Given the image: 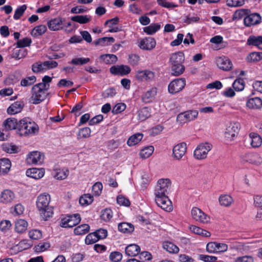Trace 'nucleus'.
<instances>
[{
	"mask_svg": "<svg viewBox=\"0 0 262 262\" xmlns=\"http://www.w3.org/2000/svg\"><path fill=\"white\" fill-rule=\"evenodd\" d=\"M15 198V193L10 189H5L0 193V203L3 204L11 203Z\"/></svg>",
	"mask_w": 262,
	"mask_h": 262,
	"instance_id": "a211bd4d",
	"label": "nucleus"
},
{
	"mask_svg": "<svg viewBox=\"0 0 262 262\" xmlns=\"http://www.w3.org/2000/svg\"><path fill=\"white\" fill-rule=\"evenodd\" d=\"M28 227V223L24 220H18L16 221L15 225V230L18 233L25 232Z\"/></svg>",
	"mask_w": 262,
	"mask_h": 262,
	"instance_id": "c9c22d12",
	"label": "nucleus"
},
{
	"mask_svg": "<svg viewBox=\"0 0 262 262\" xmlns=\"http://www.w3.org/2000/svg\"><path fill=\"white\" fill-rule=\"evenodd\" d=\"M191 215L194 220L203 223H208L209 220V217L197 207H194L192 209Z\"/></svg>",
	"mask_w": 262,
	"mask_h": 262,
	"instance_id": "6ab92c4d",
	"label": "nucleus"
},
{
	"mask_svg": "<svg viewBox=\"0 0 262 262\" xmlns=\"http://www.w3.org/2000/svg\"><path fill=\"white\" fill-rule=\"evenodd\" d=\"M24 106V103L21 101H16L12 103L7 108V112L9 115H15L20 113Z\"/></svg>",
	"mask_w": 262,
	"mask_h": 262,
	"instance_id": "cd10ccee",
	"label": "nucleus"
},
{
	"mask_svg": "<svg viewBox=\"0 0 262 262\" xmlns=\"http://www.w3.org/2000/svg\"><path fill=\"white\" fill-rule=\"evenodd\" d=\"M32 42L31 38L25 37L22 39L18 40L16 42L17 48H23L26 47H29Z\"/></svg>",
	"mask_w": 262,
	"mask_h": 262,
	"instance_id": "13d9d810",
	"label": "nucleus"
},
{
	"mask_svg": "<svg viewBox=\"0 0 262 262\" xmlns=\"http://www.w3.org/2000/svg\"><path fill=\"white\" fill-rule=\"evenodd\" d=\"M27 7L26 5H23L18 7L15 11L13 16L14 19L15 20L19 19L20 17L23 15L24 13L27 9Z\"/></svg>",
	"mask_w": 262,
	"mask_h": 262,
	"instance_id": "052dcab7",
	"label": "nucleus"
},
{
	"mask_svg": "<svg viewBox=\"0 0 262 262\" xmlns=\"http://www.w3.org/2000/svg\"><path fill=\"white\" fill-rule=\"evenodd\" d=\"M125 251L127 255L135 256L139 253L140 247L136 244H130L126 247Z\"/></svg>",
	"mask_w": 262,
	"mask_h": 262,
	"instance_id": "7c9ffc66",
	"label": "nucleus"
},
{
	"mask_svg": "<svg viewBox=\"0 0 262 262\" xmlns=\"http://www.w3.org/2000/svg\"><path fill=\"white\" fill-rule=\"evenodd\" d=\"M38 132V125L29 118H24L18 122L17 133L21 136H29Z\"/></svg>",
	"mask_w": 262,
	"mask_h": 262,
	"instance_id": "7ed1b4c3",
	"label": "nucleus"
},
{
	"mask_svg": "<svg viewBox=\"0 0 262 262\" xmlns=\"http://www.w3.org/2000/svg\"><path fill=\"white\" fill-rule=\"evenodd\" d=\"M11 167L10 160L7 158L0 159V176L7 174Z\"/></svg>",
	"mask_w": 262,
	"mask_h": 262,
	"instance_id": "c85d7f7f",
	"label": "nucleus"
},
{
	"mask_svg": "<svg viewBox=\"0 0 262 262\" xmlns=\"http://www.w3.org/2000/svg\"><path fill=\"white\" fill-rule=\"evenodd\" d=\"M64 18L58 17L52 19L48 22V26L50 30L58 31L63 29V23Z\"/></svg>",
	"mask_w": 262,
	"mask_h": 262,
	"instance_id": "412c9836",
	"label": "nucleus"
},
{
	"mask_svg": "<svg viewBox=\"0 0 262 262\" xmlns=\"http://www.w3.org/2000/svg\"><path fill=\"white\" fill-rule=\"evenodd\" d=\"M110 72L114 75L123 76L128 74L130 72V69L127 66H113L110 68Z\"/></svg>",
	"mask_w": 262,
	"mask_h": 262,
	"instance_id": "4be33fe9",
	"label": "nucleus"
},
{
	"mask_svg": "<svg viewBox=\"0 0 262 262\" xmlns=\"http://www.w3.org/2000/svg\"><path fill=\"white\" fill-rule=\"evenodd\" d=\"M27 50L24 49L14 50L11 55V57L15 59H20L25 57L27 55Z\"/></svg>",
	"mask_w": 262,
	"mask_h": 262,
	"instance_id": "c03bdc74",
	"label": "nucleus"
},
{
	"mask_svg": "<svg viewBox=\"0 0 262 262\" xmlns=\"http://www.w3.org/2000/svg\"><path fill=\"white\" fill-rule=\"evenodd\" d=\"M198 116V112L190 110L179 114L177 117V122L182 125L195 120Z\"/></svg>",
	"mask_w": 262,
	"mask_h": 262,
	"instance_id": "0eeeda50",
	"label": "nucleus"
},
{
	"mask_svg": "<svg viewBox=\"0 0 262 262\" xmlns=\"http://www.w3.org/2000/svg\"><path fill=\"white\" fill-rule=\"evenodd\" d=\"M171 186V182L168 179H160L157 183L155 190L156 197L167 195L168 191Z\"/></svg>",
	"mask_w": 262,
	"mask_h": 262,
	"instance_id": "39448f33",
	"label": "nucleus"
},
{
	"mask_svg": "<svg viewBox=\"0 0 262 262\" xmlns=\"http://www.w3.org/2000/svg\"><path fill=\"white\" fill-rule=\"evenodd\" d=\"M216 62L217 67L224 71H229L232 68V62L227 57H219L216 59Z\"/></svg>",
	"mask_w": 262,
	"mask_h": 262,
	"instance_id": "aec40b11",
	"label": "nucleus"
},
{
	"mask_svg": "<svg viewBox=\"0 0 262 262\" xmlns=\"http://www.w3.org/2000/svg\"><path fill=\"white\" fill-rule=\"evenodd\" d=\"M3 149L5 151L9 154H15L19 151V148L18 146L12 144H6L3 145Z\"/></svg>",
	"mask_w": 262,
	"mask_h": 262,
	"instance_id": "4d7b16f0",
	"label": "nucleus"
},
{
	"mask_svg": "<svg viewBox=\"0 0 262 262\" xmlns=\"http://www.w3.org/2000/svg\"><path fill=\"white\" fill-rule=\"evenodd\" d=\"M3 126L6 130L18 129V122L16 118H9L4 120Z\"/></svg>",
	"mask_w": 262,
	"mask_h": 262,
	"instance_id": "a878e982",
	"label": "nucleus"
},
{
	"mask_svg": "<svg viewBox=\"0 0 262 262\" xmlns=\"http://www.w3.org/2000/svg\"><path fill=\"white\" fill-rule=\"evenodd\" d=\"M157 2L160 6L166 8H173L178 7L174 3L168 2L166 0H157Z\"/></svg>",
	"mask_w": 262,
	"mask_h": 262,
	"instance_id": "774afa93",
	"label": "nucleus"
},
{
	"mask_svg": "<svg viewBox=\"0 0 262 262\" xmlns=\"http://www.w3.org/2000/svg\"><path fill=\"white\" fill-rule=\"evenodd\" d=\"M157 94V89L155 87L151 88L142 96V100L144 103H149L152 102L155 98Z\"/></svg>",
	"mask_w": 262,
	"mask_h": 262,
	"instance_id": "5701e85b",
	"label": "nucleus"
},
{
	"mask_svg": "<svg viewBox=\"0 0 262 262\" xmlns=\"http://www.w3.org/2000/svg\"><path fill=\"white\" fill-rule=\"evenodd\" d=\"M49 86V84L46 83H38L34 85L32 88V103L37 104L42 102L47 95V91Z\"/></svg>",
	"mask_w": 262,
	"mask_h": 262,
	"instance_id": "20e7f679",
	"label": "nucleus"
},
{
	"mask_svg": "<svg viewBox=\"0 0 262 262\" xmlns=\"http://www.w3.org/2000/svg\"><path fill=\"white\" fill-rule=\"evenodd\" d=\"M233 88L237 91H241L244 90L245 87V82L242 78L236 79L232 84Z\"/></svg>",
	"mask_w": 262,
	"mask_h": 262,
	"instance_id": "bf43d9fd",
	"label": "nucleus"
},
{
	"mask_svg": "<svg viewBox=\"0 0 262 262\" xmlns=\"http://www.w3.org/2000/svg\"><path fill=\"white\" fill-rule=\"evenodd\" d=\"M243 160L251 164L260 165L262 164V157L257 153L249 152L243 156Z\"/></svg>",
	"mask_w": 262,
	"mask_h": 262,
	"instance_id": "dca6fc26",
	"label": "nucleus"
},
{
	"mask_svg": "<svg viewBox=\"0 0 262 262\" xmlns=\"http://www.w3.org/2000/svg\"><path fill=\"white\" fill-rule=\"evenodd\" d=\"M239 129V124L237 122L230 123L226 128L225 137L230 140L237 135Z\"/></svg>",
	"mask_w": 262,
	"mask_h": 262,
	"instance_id": "f3484780",
	"label": "nucleus"
},
{
	"mask_svg": "<svg viewBox=\"0 0 262 262\" xmlns=\"http://www.w3.org/2000/svg\"><path fill=\"white\" fill-rule=\"evenodd\" d=\"M113 215V213L112 210L106 208L101 211L100 217L103 221L108 222L112 218Z\"/></svg>",
	"mask_w": 262,
	"mask_h": 262,
	"instance_id": "864d4df0",
	"label": "nucleus"
},
{
	"mask_svg": "<svg viewBox=\"0 0 262 262\" xmlns=\"http://www.w3.org/2000/svg\"><path fill=\"white\" fill-rule=\"evenodd\" d=\"M154 151V147L152 146H148L142 149L140 152V156L143 159L149 157Z\"/></svg>",
	"mask_w": 262,
	"mask_h": 262,
	"instance_id": "de8ad7c7",
	"label": "nucleus"
},
{
	"mask_svg": "<svg viewBox=\"0 0 262 262\" xmlns=\"http://www.w3.org/2000/svg\"><path fill=\"white\" fill-rule=\"evenodd\" d=\"M117 94L115 89L113 88H110L105 90L102 93V97L103 98H108L114 97Z\"/></svg>",
	"mask_w": 262,
	"mask_h": 262,
	"instance_id": "680f3d73",
	"label": "nucleus"
},
{
	"mask_svg": "<svg viewBox=\"0 0 262 262\" xmlns=\"http://www.w3.org/2000/svg\"><path fill=\"white\" fill-rule=\"evenodd\" d=\"M44 160V155L38 151L29 152L26 158V162L29 164H41Z\"/></svg>",
	"mask_w": 262,
	"mask_h": 262,
	"instance_id": "9b49d317",
	"label": "nucleus"
},
{
	"mask_svg": "<svg viewBox=\"0 0 262 262\" xmlns=\"http://www.w3.org/2000/svg\"><path fill=\"white\" fill-rule=\"evenodd\" d=\"M50 246V243L48 242H40L34 247V250L37 253H40L48 250Z\"/></svg>",
	"mask_w": 262,
	"mask_h": 262,
	"instance_id": "5fc2aeb1",
	"label": "nucleus"
},
{
	"mask_svg": "<svg viewBox=\"0 0 262 262\" xmlns=\"http://www.w3.org/2000/svg\"><path fill=\"white\" fill-rule=\"evenodd\" d=\"M212 147V145L208 143H202L199 144L193 152L194 158L198 160L205 159Z\"/></svg>",
	"mask_w": 262,
	"mask_h": 262,
	"instance_id": "423d86ee",
	"label": "nucleus"
},
{
	"mask_svg": "<svg viewBox=\"0 0 262 262\" xmlns=\"http://www.w3.org/2000/svg\"><path fill=\"white\" fill-rule=\"evenodd\" d=\"M190 229L195 234L201 235L203 236L208 237L210 236V233L209 232L195 226H191L190 227Z\"/></svg>",
	"mask_w": 262,
	"mask_h": 262,
	"instance_id": "8fccbe9b",
	"label": "nucleus"
},
{
	"mask_svg": "<svg viewBox=\"0 0 262 262\" xmlns=\"http://www.w3.org/2000/svg\"><path fill=\"white\" fill-rule=\"evenodd\" d=\"M91 133L89 127H84L79 130L78 136L79 138H86L90 136Z\"/></svg>",
	"mask_w": 262,
	"mask_h": 262,
	"instance_id": "69168bd1",
	"label": "nucleus"
},
{
	"mask_svg": "<svg viewBox=\"0 0 262 262\" xmlns=\"http://www.w3.org/2000/svg\"><path fill=\"white\" fill-rule=\"evenodd\" d=\"M186 85L185 78H176L171 81L168 86V92L171 94H176L181 92Z\"/></svg>",
	"mask_w": 262,
	"mask_h": 262,
	"instance_id": "6e6552de",
	"label": "nucleus"
},
{
	"mask_svg": "<svg viewBox=\"0 0 262 262\" xmlns=\"http://www.w3.org/2000/svg\"><path fill=\"white\" fill-rule=\"evenodd\" d=\"M220 204L224 207H229L233 202V199L228 194H223L219 198Z\"/></svg>",
	"mask_w": 262,
	"mask_h": 262,
	"instance_id": "2f4dec72",
	"label": "nucleus"
},
{
	"mask_svg": "<svg viewBox=\"0 0 262 262\" xmlns=\"http://www.w3.org/2000/svg\"><path fill=\"white\" fill-rule=\"evenodd\" d=\"M163 248L164 250L170 253H177L179 251L178 247L169 241H165L163 242Z\"/></svg>",
	"mask_w": 262,
	"mask_h": 262,
	"instance_id": "473e14b6",
	"label": "nucleus"
},
{
	"mask_svg": "<svg viewBox=\"0 0 262 262\" xmlns=\"http://www.w3.org/2000/svg\"><path fill=\"white\" fill-rule=\"evenodd\" d=\"M50 200V194L43 193L38 195L36 201L37 208L45 221L51 217L53 214V208L49 205Z\"/></svg>",
	"mask_w": 262,
	"mask_h": 262,
	"instance_id": "f257e3e1",
	"label": "nucleus"
},
{
	"mask_svg": "<svg viewBox=\"0 0 262 262\" xmlns=\"http://www.w3.org/2000/svg\"><path fill=\"white\" fill-rule=\"evenodd\" d=\"M36 81L35 76L27 77L23 79L20 81V85L22 86H29L34 84Z\"/></svg>",
	"mask_w": 262,
	"mask_h": 262,
	"instance_id": "6e6d98bb",
	"label": "nucleus"
},
{
	"mask_svg": "<svg viewBox=\"0 0 262 262\" xmlns=\"http://www.w3.org/2000/svg\"><path fill=\"white\" fill-rule=\"evenodd\" d=\"M250 145L253 148H258L262 144V138L256 133L252 132L249 134Z\"/></svg>",
	"mask_w": 262,
	"mask_h": 262,
	"instance_id": "bb28decb",
	"label": "nucleus"
},
{
	"mask_svg": "<svg viewBox=\"0 0 262 262\" xmlns=\"http://www.w3.org/2000/svg\"><path fill=\"white\" fill-rule=\"evenodd\" d=\"M118 228L119 231L123 233H131L134 230L133 225L128 223H121L118 224Z\"/></svg>",
	"mask_w": 262,
	"mask_h": 262,
	"instance_id": "72a5a7b5",
	"label": "nucleus"
},
{
	"mask_svg": "<svg viewBox=\"0 0 262 262\" xmlns=\"http://www.w3.org/2000/svg\"><path fill=\"white\" fill-rule=\"evenodd\" d=\"M150 116L149 108L147 107H144L140 109L138 112L139 120L143 121L145 120Z\"/></svg>",
	"mask_w": 262,
	"mask_h": 262,
	"instance_id": "a18cd8bd",
	"label": "nucleus"
},
{
	"mask_svg": "<svg viewBox=\"0 0 262 262\" xmlns=\"http://www.w3.org/2000/svg\"><path fill=\"white\" fill-rule=\"evenodd\" d=\"M262 59V52H252L246 57V60L249 62H256Z\"/></svg>",
	"mask_w": 262,
	"mask_h": 262,
	"instance_id": "58836bf2",
	"label": "nucleus"
},
{
	"mask_svg": "<svg viewBox=\"0 0 262 262\" xmlns=\"http://www.w3.org/2000/svg\"><path fill=\"white\" fill-rule=\"evenodd\" d=\"M81 221L80 215L78 213L68 215L62 219L60 226L63 228H72L78 225Z\"/></svg>",
	"mask_w": 262,
	"mask_h": 262,
	"instance_id": "1a4fd4ad",
	"label": "nucleus"
},
{
	"mask_svg": "<svg viewBox=\"0 0 262 262\" xmlns=\"http://www.w3.org/2000/svg\"><path fill=\"white\" fill-rule=\"evenodd\" d=\"M157 205L166 211L170 212L172 210V205L167 195L155 198Z\"/></svg>",
	"mask_w": 262,
	"mask_h": 262,
	"instance_id": "ddd939ff",
	"label": "nucleus"
},
{
	"mask_svg": "<svg viewBox=\"0 0 262 262\" xmlns=\"http://www.w3.org/2000/svg\"><path fill=\"white\" fill-rule=\"evenodd\" d=\"M246 106L250 109L259 110L262 107V100L259 97L249 98L246 102Z\"/></svg>",
	"mask_w": 262,
	"mask_h": 262,
	"instance_id": "b1692460",
	"label": "nucleus"
},
{
	"mask_svg": "<svg viewBox=\"0 0 262 262\" xmlns=\"http://www.w3.org/2000/svg\"><path fill=\"white\" fill-rule=\"evenodd\" d=\"M136 78L141 82H150L152 81L155 77L154 72L149 70H139L136 72Z\"/></svg>",
	"mask_w": 262,
	"mask_h": 262,
	"instance_id": "9d476101",
	"label": "nucleus"
},
{
	"mask_svg": "<svg viewBox=\"0 0 262 262\" xmlns=\"http://www.w3.org/2000/svg\"><path fill=\"white\" fill-rule=\"evenodd\" d=\"M100 58L106 64H113L117 60V57L114 54H104L100 56Z\"/></svg>",
	"mask_w": 262,
	"mask_h": 262,
	"instance_id": "a19ab883",
	"label": "nucleus"
},
{
	"mask_svg": "<svg viewBox=\"0 0 262 262\" xmlns=\"http://www.w3.org/2000/svg\"><path fill=\"white\" fill-rule=\"evenodd\" d=\"M161 28L159 24H152L143 28L144 31L148 35H152L156 33Z\"/></svg>",
	"mask_w": 262,
	"mask_h": 262,
	"instance_id": "4c0bfd02",
	"label": "nucleus"
},
{
	"mask_svg": "<svg viewBox=\"0 0 262 262\" xmlns=\"http://www.w3.org/2000/svg\"><path fill=\"white\" fill-rule=\"evenodd\" d=\"M29 236L32 239H38L42 237L41 232L37 229H33L29 232Z\"/></svg>",
	"mask_w": 262,
	"mask_h": 262,
	"instance_id": "338daca9",
	"label": "nucleus"
},
{
	"mask_svg": "<svg viewBox=\"0 0 262 262\" xmlns=\"http://www.w3.org/2000/svg\"><path fill=\"white\" fill-rule=\"evenodd\" d=\"M90 60L89 58L75 57L71 60L70 63L75 66H82L88 63Z\"/></svg>",
	"mask_w": 262,
	"mask_h": 262,
	"instance_id": "3c124183",
	"label": "nucleus"
},
{
	"mask_svg": "<svg viewBox=\"0 0 262 262\" xmlns=\"http://www.w3.org/2000/svg\"><path fill=\"white\" fill-rule=\"evenodd\" d=\"M12 224L10 221L7 220H2L0 222V230L3 232H6L11 228Z\"/></svg>",
	"mask_w": 262,
	"mask_h": 262,
	"instance_id": "0e129e2a",
	"label": "nucleus"
},
{
	"mask_svg": "<svg viewBox=\"0 0 262 262\" xmlns=\"http://www.w3.org/2000/svg\"><path fill=\"white\" fill-rule=\"evenodd\" d=\"M143 137L142 134H136L129 138L127 141V144L129 146H134L138 144L142 140Z\"/></svg>",
	"mask_w": 262,
	"mask_h": 262,
	"instance_id": "e433bc0d",
	"label": "nucleus"
},
{
	"mask_svg": "<svg viewBox=\"0 0 262 262\" xmlns=\"http://www.w3.org/2000/svg\"><path fill=\"white\" fill-rule=\"evenodd\" d=\"M98 238L95 232L89 234L85 237V243L87 245L92 244L98 241Z\"/></svg>",
	"mask_w": 262,
	"mask_h": 262,
	"instance_id": "e2e57ef3",
	"label": "nucleus"
},
{
	"mask_svg": "<svg viewBox=\"0 0 262 262\" xmlns=\"http://www.w3.org/2000/svg\"><path fill=\"white\" fill-rule=\"evenodd\" d=\"M115 39L112 37H104L99 38L95 42L96 45L105 46L115 42Z\"/></svg>",
	"mask_w": 262,
	"mask_h": 262,
	"instance_id": "79ce46f5",
	"label": "nucleus"
},
{
	"mask_svg": "<svg viewBox=\"0 0 262 262\" xmlns=\"http://www.w3.org/2000/svg\"><path fill=\"white\" fill-rule=\"evenodd\" d=\"M185 60L184 54L182 52L173 53L169 59L171 69V74L178 76L183 74L185 71V67L183 64Z\"/></svg>",
	"mask_w": 262,
	"mask_h": 262,
	"instance_id": "f03ea898",
	"label": "nucleus"
},
{
	"mask_svg": "<svg viewBox=\"0 0 262 262\" xmlns=\"http://www.w3.org/2000/svg\"><path fill=\"white\" fill-rule=\"evenodd\" d=\"M47 31V28L45 25H39L33 29L31 34L34 37H37L44 34Z\"/></svg>",
	"mask_w": 262,
	"mask_h": 262,
	"instance_id": "37998d69",
	"label": "nucleus"
},
{
	"mask_svg": "<svg viewBox=\"0 0 262 262\" xmlns=\"http://www.w3.org/2000/svg\"><path fill=\"white\" fill-rule=\"evenodd\" d=\"M247 45L257 47L262 50V36H250L247 40Z\"/></svg>",
	"mask_w": 262,
	"mask_h": 262,
	"instance_id": "c756f323",
	"label": "nucleus"
},
{
	"mask_svg": "<svg viewBox=\"0 0 262 262\" xmlns=\"http://www.w3.org/2000/svg\"><path fill=\"white\" fill-rule=\"evenodd\" d=\"M45 174V170L43 168H32L26 171V175L28 177L35 179H39Z\"/></svg>",
	"mask_w": 262,
	"mask_h": 262,
	"instance_id": "393cba45",
	"label": "nucleus"
},
{
	"mask_svg": "<svg viewBox=\"0 0 262 262\" xmlns=\"http://www.w3.org/2000/svg\"><path fill=\"white\" fill-rule=\"evenodd\" d=\"M156 45V41L154 38L145 37L138 41V47L143 50H151Z\"/></svg>",
	"mask_w": 262,
	"mask_h": 262,
	"instance_id": "2eb2a0df",
	"label": "nucleus"
},
{
	"mask_svg": "<svg viewBox=\"0 0 262 262\" xmlns=\"http://www.w3.org/2000/svg\"><path fill=\"white\" fill-rule=\"evenodd\" d=\"M187 151V145L185 142L177 144L172 149V157L177 160H181Z\"/></svg>",
	"mask_w": 262,
	"mask_h": 262,
	"instance_id": "f8f14e48",
	"label": "nucleus"
},
{
	"mask_svg": "<svg viewBox=\"0 0 262 262\" xmlns=\"http://www.w3.org/2000/svg\"><path fill=\"white\" fill-rule=\"evenodd\" d=\"M69 174V170L66 168L57 169L55 170L54 177L58 180H64Z\"/></svg>",
	"mask_w": 262,
	"mask_h": 262,
	"instance_id": "09e8293b",
	"label": "nucleus"
},
{
	"mask_svg": "<svg viewBox=\"0 0 262 262\" xmlns=\"http://www.w3.org/2000/svg\"><path fill=\"white\" fill-rule=\"evenodd\" d=\"M261 21V17L257 13L247 14L244 19V24L245 26L250 27L259 24Z\"/></svg>",
	"mask_w": 262,
	"mask_h": 262,
	"instance_id": "4468645a",
	"label": "nucleus"
},
{
	"mask_svg": "<svg viewBox=\"0 0 262 262\" xmlns=\"http://www.w3.org/2000/svg\"><path fill=\"white\" fill-rule=\"evenodd\" d=\"M71 19L80 24H86L92 19V16L89 15H75L71 17Z\"/></svg>",
	"mask_w": 262,
	"mask_h": 262,
	"instance_id": "f704fd0d",
	"label": "nucleus"
},
{
	"mask_svg": "<svg viewBox=\"0 0 262 262\" xmlns=\"http://www.w3.org/2000/svg\"><path fill=\"white\" fill-rule=\"evenodd\" d=\"M90 230V226L88 224L79 225L74 229V232L76 235H83L87 233Z\"/></svg>",
	"mask_w": 262,
	"mask_h": 262,
	"instance_id": "ea45409f",
	"label": "nucleus"
},
{
	"mask_svg": "<svg viewBox=\"0 0 262 262\" xmlns=\"http://www.w3.org/2000/svg\"><path fill=\"white\" fill-rule=\"evenodd\" d=\"M249 10L248 9H239L236 10L232 16L233 20L241 19L243 17H245L249 14Z\"/></svg>",
	"mask_w": 262,
	"mask_h": 262,
	"instance_id": "603ef678",
	"label": "nucleus"
},
{
	"mask_svg": "<svg viewBox=\"0 0 262 262\" xmlns=\"http://www.w3.org/2000/svg\"><path fill=\"white\" fill-rule=\"evenodd\" d=\"M93 201V196L90 194H85L79 198V202L81 206H86Z\"/></svg>",
	"mask_w": 262,
	"mask_h": 262,
	"instance_id": "49530a36",
	"label": "nucleus"
}]
</instances>
